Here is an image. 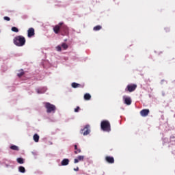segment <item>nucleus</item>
Wrapping results in <instances>:
<instances>
[{
    "label": "nucleus",
    "mask_w": 175,
    "mask_h": 175,
    "mask_svg": "<svg viewBox=\"0 0 175 175\" xmlns=\"http://www.w3.org/2000/svg\"><path fill=\"white\" fill-rule=\"evenodd\" d=\"M105 161L108 163H114V157H110V156H107L105 157Z\"/></svg>",
    "instance_id": "9d476101"
},
{
    "label": "nucleus",
    "mask_w": 175,
    "mask_h": 175,
    "mask_svg": "<svg viewBox=\"0 0 175 175\" xmlns=\"http://www.w3.org/2000/svg\"><path fill=\"white\" fill-rule=\"evenodd\" d=\"M53 32L56 34L59 33L62 36H67L69 35V28L64 23L60 22L53 27Z\"/></svg>",
    "instance_id": "f257e3e1"
},
{
    "label": "nucleus",
    "mask_w": 175,
    "mask_h": 175,
    "mask_svg": "<svg viewBox=\"0 0 175 175\" xmlns=\"http://www.w3.org/2000/svg\"><path fill=\"white\" fill-rule=\"evenodd\" d=\"M33 139L36 143L39 142V135L38 134H34Z\"/></svg>",
    "instance_id": "4468645a"
},
{
    "label": "nucleus",
    "mask_w": 175,
    "mask_h": 175,
    "mask_svg": "<svg viewBox=\"0 0 175 175\" xmlns=\"http://www.w3.org/2000/svg\"><path fill=\"white\" fill-rule=\"evenodd\" d=\"M124 103L129 106L132 104V100H131V98L126 97V98H124Z\"/></svg>",
    "instance_id": "f8f14e48"
},
{
    "label": "nucleus",
    "mask_w": 175,
    "mask_h": 175,
    "mask_svg": "<svg viewBox=\"0 0 175 175\" xmlns=\"http://www.w3.org/2000/svg\"><path fill=\"white\" fill-rule=\"evenodd\" d=\"M74 163H79V159H75Z\"/></svg>",
    "instance_id": "bb28decb"
},
{
    "label": "nucleus",
    "mask_w": 175,
    "mask_h": 175,
    "mask_svg": "<svg viewBox=\"0 0 175 175\" xmlns=\"http://www.w3.org/2000/svg\"><path fill=\"white\" fill-rule=\"evenodd\" d=\"M62 166H67L69 165V159H64L61 163Z\"/></svg>",
    "instance_id": "9b49d317"
},
{
    "label": "nucleus",
    "mask_w": 175,
    "mask_h": 175,
    "mask_svg": "<svg viewBox=\"0 0 175 175\" xmlns=\"http://www.w3.org/2000/svg\"><path fill=\"white\" fill-rule=\"evenodd\" d=\"M148 114H150V109H144L140 111V115L142 117H147Z\"/></svg>",
    "instance_id": "6e6552de"
},
{
    "label": "nucleus",
    "mask_w": 175,
    "mask_h": 175,
    "mask_svg": "<svg viewBox=\"0 0 175 175\" xmlns=\"http://www.w3.org/2000/svg\"><path fill=\"white\" fill-rule=\"evenodd\" d=\"M80 133L83 136H87L88 135H90V133H91V129H90V124L85 125L84 128L81 130Z\"/></svg>",
    "instance_id": "39448f33"
},
{
    "label": "nucleus",
    "mask_w": 175,
    "mask_h": 175,
    "mask_svg": "<svg viewBox=\"0 0 175 175\" xmlns=\"http://www.w3.org/2000/svg\"><path fill=\"white\" fill-rule=\"evenodd\" d=\"M102 28V26L97 25L93 28L94 31H100V29Z\"/></svg>",
    "instance_id": "aec40b11"
},
{
    "label": "nucleus",
    "mask_w": 175,
    "mask_h": 175,
    "mask_svg": "<svg viewBox=\"0 0 175 175\" xmlns=\"http://www.w3.org/2000/svg\"><path fill=\"white\" fill-rule=\"evenodd\" d=\"M75 172H79V167L74 168Z\"/></svg>",
    "instance_id": "c85d7f7f"
},
{
    "label": "nucleus",
    "mask_w": 175,
    "mask_h": 175,
    "mask_svg": "<svg viewBox=\"0 0 175 175\" xmlns=\"http://www.w3.org/2000/svg\"><path fill=\"white\" fill-rule=\"evenodd\" d=\"M25 38L23 36H18L14 38V44L18 47H22L25 44Z\"/></svg>",
    "instance_id": "f03ea898"
},
{
    "label": "nucleus",
    "mask_w": 175,
    "mask_h": 175,
    "mask_svg": "<svg viewBox=\"0 0 175 175\" xmlns=\"http://www.w3.org/2000/svg\"><path fill=\"white\" fill-rule=\"evenodd\" d=\"M35 35V29L31 27L27 30V36L28 38H32Z\"/></svg>",
    "instance_id": "0eeeda50"
},
{
    "label": "nucleus",
    "mask_w": 175,
    "mask_h": 175,
    "mask_svg": "<svg viewBox=\"0 0 175 175\" xmlns=\"http://www.w3.org/2000/svg\"><path fill=\"white\" fill-rule=\"evenodd\" d=\"M100 128L104 132H110L111 131V126L109 120H103L100 124Z\"/></svg>",
    "instance_id": "7ed1b4c3"
},
{
    "label": "nucleus",
    "mask_w": 175,
    "mask_h": 175,
    "mask_svg": "<svg viewBox=\"0 0 175 175\" xmlns=\"http://www.w3.org/2000/svg\"><path fill=\"white\" fill-rule=\"evenodd\" d=\"M3 18L5 21H10V18L9 16H4Z\"/></svg>",
    "instance_id": "b1692460"
},
{
    "label": "nucleus",
    "mask_w": 175,
    "mask_h": 175,
    "mask_svg": "<svg viewBox=\"0 0 175 175\" xmlns=\"http://www.w3.org/2000/svg\"><path fill=\"white\" fill-rule=\"evenodd\" d=\"M25 72H24L23 70H19V72L17 74L18 77H23Z\"/></svg>",
    "instance_id": "dca6fc26"
},
{
    "label": "nucleus",
    "mask_w": 175,
    "mask_h": 175,
    "mask_svg": "<svg viewBox=\"0 0 175 175\" xmlns=\"http://www.w3.org/2000/svg\"><path fill=\"white\" fill-rule=\"evenodd\" d=\"M37 92H38V94H43V92H42V91H40V90H37Z\"/></svg>",
    "instance_id": "c756f323"
},
{
    "label": "nucleus",
    "mask_w": 175,
    "mask_h": 175,
    "mask_svg": "<svg viewBox=\"0 0 175 175\" xmlns=\"http://www.w3.org/2000/svg\"><path fill=\"white\" fill-rule=\"evenodd\" d=\"M165 32H169L170 29L168 27L165 28Z\"/></svg>",
    "instance_id": "cd10ccee"
},
{
    "label": "nucleus",
    "mask_w": 175,
    "mask_h": 175,
    "mask_svg": "<svg viewBox=\"0 0 175 175\" xmlns=\"http://www.w3.org/2000/svg\"><path fill=\"white\" fill-rule=\"evenodd\" d=\"M72 88H84V85H81L80 83H77L76 82H73L71 84Z\"/></svg>",
    "instance_id": "1a4fd4ad"
},
{
    "label": "nucleus",
    "mask_w": 175,
    "mask_h": 175,
    "mask_svg": "<svg viewBox=\"0 0 175 175\" xmlns=\"http://www.w3.org/2000/svg\"><path fill=\"white\" fill-rule=\"evenodd\" d=\"M74 147H75V151L74 152L75 154H80V152H81V150L77 148V145H75Z\"/></svg>",
    "instance_id": "2eb2a0df"
},
{
    "label": "nucleus",
    "mask_w": 175,
    "mask_h": 175,
    "mask_svg": "<svg viewBox=\"0 0 175 175\" xmlns=\"http://www.w3.org/2000/svg\"><path fill=\"white\" fill-rule=\"evenodd\" d=\"M18 163H20V165H23L24 163V159L19 157L16 159Z\"/></svg>",
    "instance_id": "a211bd4d"
},
{
    "label": "nucleus",
    "mask_w": 175,
    "mask_h": 175,
    "mask_svg": "<svg viewBox=\"0 0 175 175\" xmlns=\"http://www.w3.org/2000/svg\"><path fill=\"white\" fill-rule=\"evenodd\" d=\"M56 50H57V51H62L61 46H57L56 47Z\"/></svg>",
    "instance_id": "a878e982"
},
{
    "label": "nucleus",
    "mask_w": 175,
    "mask_h": 175,
    "mask_svg": "<svg viewBox=\"0 0 175 175\" xmlns=\"http://www.w3.org/2000/svg\"><path fill=\"white\" fill-rule=\"evenodd\" d=\"M79 110H80V107H77V108L75 109V113H79Z\"/></svg>",
    "instance_id": "393cba45"
},
{
    "label": "nucleus",
    "mask_w": 175,
    "mask_h": 175,
    "mask_svg": "<svg viewBox=\"0 0 175 175\" xmlns=\"http://www.w3.org/2000/svg\"><path fill=\"white\" fill-rule=\"evenodd\" d=\"M137 88V85L136 84H130L128 85L127 87L125 89V91L129 92H133Z\"/></svg>",
    "instance_id": "423d86ee"
},
{
    "label": "nucleus",
    "mask_w": 175,
    "mask_h": 175,
    "mask_svg": "<svg viewBox=\"0 0 175 175\" xmlns=\"http://www.w3.org/2000/svg\"><path fill=\"white\" fill-rule=\"evenodd\" d=\"M78 161H84V156H78Z\"/></svg>",
    "instance_id": "5701e85b"
},
{
    "label": "nucleus",
    "mask_w": 175,
    "mask_h": 175,
    "mask_svg": "<svg viewBox=\"0 0 175 175\" xmlns=\"http://www.w3.org/2000/svg\"><path fill=\"white\" fill-rule=\"evenodd\" d=\"M62 47L64 49V50H66V49H68V44H66V43H63L62 44Z\"/></svg>",
    "instance_id": "412c9836"
},
{
    "label": "nucleus",
    "mask_w": 175,
    "mask_h": 175,
    "mask_svg": "<svg viewBox=\"0 0 175 175\" xmlns=\"http://www.w3.org/2000/svg\"><path fill=\"white\" fill-rule=\"evenodd\" d=\"M45 109H46V113H55V110H57V107L55 105L50 103H45Z\"/></svg>",
    "instance_id": "20e7f679"
},
{
    "label": "nucleus",
    "mask_w": 175,
    "mask_h": 175,
    "mask_svg": "<svg viewBox=\"0 0 175 175\" xmlns=\"http://www.w3.org/2000/svg\"><path fill=\"white\" fill-rule=\"evenodd\" d=\"M18 170L21 173H25V167H24L23 166H20L18 167Z\"/></svg>",
    "instance_id": "6ab92c4d"
},
{
    "label": "nucleus",
    "mask_w": 175,
    "mask_h": 175,
    "mask_svg": "<svg viewBox=\"0 0 175 175\" xmlns=\"http://www.w3.org/2000/svg\"><path fill=\"white\" fill-rule=\"evenodd\" d=\"M84 99L85 100H90L91 99V94H90L89 93L85 94Z\"/></svg>",
    "instance_id": "ddd939ff"
},
{
    "label": "nucleus",
    "mask_w": 175,
    "mask_h": 175,
    "mask_svg": "<svg viewBox=\"0 0 175 175\" xmlns=\"http://www.w3.org/2000/svg\"><path fill=\"white\" fill-rule=\"evenodd\" d=\"M11 30L13 31V32H18V29L16 27H12Z\"/></svg>",
    "instance_id": "4be33fe9"
},
{
    "label": "nucleus",
    "mask_w": 175,
    "mask_h": 175,
    "mask_svg": "<svg viewBox=\"0 0 175 175\" xmlns=\"http://www.w3.org/2000/svg\"><path fill=\"white\" fill-rule=\"evenodd\" d=\"M10 149L13 150L14 151H18V146H16V145H12L10 146Z\"/></svg>",
    "instance_id": "f3484780"
}]
</instances>
